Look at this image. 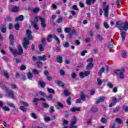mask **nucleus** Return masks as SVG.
<instances>
[{
  "instance_id": "f257e3e1",
  "label": "nucleus",
  "mask_w": 128,
  "mask_h": 128,
  "mask_svg": "<svg viewBox=\"0 0 128 128\" xmlns=\"http://www.w3.org/2000/svg\"><path fill=\"white\" fill-rule=\"evenodd\" d=\"M116 28H118L119 30H120L121 32V36L122 37V42H124V40H126V32H122V30H128V23L127 22H125V23L122 22L120 24V21H117L116 22V24L115 26Z\"/></svg>"
},
{
  "instance_id": "f03ea898",
  "label": "nucleus",
  "mask_w": 128,
  "mask_h": 128,
  "mask_svg": "<svg viewBox=\"0 0 128 128\" xmlns=\"http://www.w3.org/2000/svg\"><path fill=\"white\" fill-rule=\"evenodd\" d=\"M9 50L13 54V56H16L18 54H22V53L24 52V50H22V46L20 45H19L18 46V50H15V49H12V48H9Z\"/></svg>"
},
{
  "instance_id": "7ed1b4c3",
  "label": "nucleus",
  "mask_w": 128,
  "mask_h": 128,
  "mask_svg": "<svg viewBox=\"0 0 128 128\" xmlns=\"http://www.w3.org/2000/svg\"><path fill=\"white\" fill-rule=\"evenodd\" d=\"M52 38L56 41V42L58 44H60V39H58L56 35L49 34L47 37V42H52V40H50V39Z\"/></svg>"
},
{
  "instance_id": "20e7f679",
  "label": "nucleus",
  "mask_w": 128,
  "mask_h": 128,
  "mask_svg": "<svg viewBox=\"0 0 128 128\" xmlns=\"http://www.w3.org/2000/svg\"><path fill=\"white\" fill-rule=\"evenodd\" d=\"M5 92H6V96L8 98H14V92H12L8 88H5Z\"/></svg>"
},
{
  "instance_id": "39448f33",
  "label": "nucleus",
  "mask_w": 128,
  "mask_h": 128,
  "mask_svg": "<svg viewBox=\"0 0 128 128\" xmlns=\"http://www.w3.org/2000/svg\"><path fill=\"white\" fill-rule=\"evenodd\" d=\"M90 71L87 70L84 71V72H80L79 76L81 78H84L88 76H90Z\"/></svg>"
},
{
  "instance_id": "423d86ee",
  "label": "nucleus",
  "mask_w": 128,
  "mask_h": 128,
  "mask_svg": "<svg viewBox=\"0 0 128 128\" xmlns=\"http://www.w3.org/2000/svg\"><path fill=\"white\" fill-rule=\"evenodd\" d=\"M104 12V14L106 18L108 16V12L110 10V5H107L106 6L104 7L103 8Z\"/></svg>"
},
{
  "instance_id": "0eeeda50",
  "label": "nucleus",
  "mask_w": 128,
  "mask_h": 128,
  "mask_svg": "<svg viewBox=\"0 0 128 128\" xmlns=\"http://www.w3.org/2000/svg\"><path fill=\"white\" fill-rule=\"evenodd\" d=\"M28 44H30L28 40L26 39V38H24V42L22 44L24 48H28Z\"/></svg>"
},
{
  "instance_id": "6e6552de",
  "label": "nucleus",
  "mask_w": 128,
  "mask_h": 128,
  "mask_svg": "<svg viewBox=\"0 0 128 128\" xmlns=\"http://www.w3.org/2000/svg\"><path fill=\"white\" fill-rule=\"evenodd\" d=\"M105 98H106L104 96L99 97L96 100V104H98L100 102H104Z\"/></svg>"
},
{
  "instance_id": "1a4fd4ad",
  "label": "nucleus",
  "mask_w": 128,
  "mask_h": 128,
  "mask_svg": "<svg viewBox=\"0 0 128 128\" xmlns=\"http://www.w3.org/2000/svg\"><path fill=\"white\" fill-rule=\"evenodd\" d=\"M114 74H118V76L121 74H124V68H122L120 70H115L114 71Z\"/></svg>"
},
{
  "instance_id": "9d476101",
  "label": "nucleus",
  "mask_w": 128,
  "mask_h": 128,
  "mask_svg": "<svg viewBox=\"0 0 128 128\" xmlns=\"http://www.w3.org/2000/svg\"><path fill=\"white\" fill-rule=\"evenodd\" d=\"M38 60H43V62H46V56L43 55L42 56H38Z\"/></svg>"
},
{
  "instance_id": "9b49d317",
  "label": "nucleus",
  "mask_w": 128,
  "mask_h": 128,
  "mask_svg": "<svg viewBox=\"0 0 128 128\" xmlns=\"http://www.w3.org/2000/svg\"><path fill=\"white\" fill-rule=\"evenodd\" d=\"M56 60L59 64H62V56H56Z\"/></svg>"
},
{
  "instance_id": "f8f14e48",
  "label": "nucleus",
  "mask_w": 128,
  "mask_h": 128,
  "mask_svg": "<svg viewBox=\"0 0 128 128\" xmlns=\"http://www.w3.org/2000/svg\"><path fill=\"white\" fill-rule=\"evenodd\" d=\"M55 84H56L58 86H61V88H64V84H62V82L59 80H55Z\"/></svg>"
},
{
  "instance_id": "ddd939ff",
  "label": "nucleus",
  "mask_w": 128,
  "mask_h": 128,
  "mask_svg": "<svg viewBox=\"0 0 128 128\" xmlns=\"http://www.w3.org/2000/svg\"><path fill=\"white\" fill-rule=\"evenodd\" d=\"M93 68L94 64L92 63H88L86 66V69L88 70H92Z\"/></svg>"
},
{
  "instance_id": "4468645a",
  "label": "nucleus",
  "mask_w": 128,
  "mask_h": 128,
  "mask_svg": "<svg viewBox=\"0 0 128 128\" xmlns=\"http://www.w3.org/2000/svg\"><path fill=\"white\" fill-rule=\"evenodd\" d=\"M18 20H20V22H22V20H24V16L20 15L18 16V17L16 18L15 22H18Z\"/></svg>"
},
{
  "instance_id": "2eb2a0df",
  "label": "nucleus",
  "mask_w": 128,
  "mask_h": 128,
  "mask_svg": "<svg viewBox=\"0 0 128 128\" xmlns=\"http://www.w3.org/2000/svg\"><path fill=\"white\" fill-rule=\"evenodd\" d=\"M19 10H20V8L18 6L12 7L11 10V11L12 12H16Z\"/></svg>"
},
{
  "instance_id": "dca6fc26",
  "label": "nucleus",
  "mask_w": 128,
  "mask_h": 128,
  "mask_svg": "<svg viewBox=\"0 0 128 128\" xmlns=\"http://www.w3.org/2000/svg\"><path fill=\"white\" fill-rule=\"evenodd\" d=\"M0 30L3 34H6V25L4 24L0 27Z\"/></svg>"
},
{
  "instance_id": "f3484780",
  "label": "nucleus",
  "mask_w": 128,
  "mask_h": 128,
  "mask_svg": "<svg viewBox=\"0 0 128 128\" xmlns=\"http://www.w3.org/2000/svg\"><path fill=\"white\" fill-rule=\"evenodd\" d=\"M64 106L60 102H58V106H56V108L59 110V108H64Z\"/></svg>"
},
{
  "instance_id": "a211bd4d",
  "label": "nucleus",
  "mask_w": 128,
  "mask_h": 128,
  "mask_svg": "<svg viewBox=\"0 0 128 128\" xmlns=\"http://www.w3.org/2000/svg\"><path fill=\"white\" fill-rule=\"evenodd\" d=\"M96 0H86V4L88 6H91L92 4H94Z\"/></svg>"
},
{
  "instance_id": "6ab92c4d",
  "label": "nucleus",
  "mask_w": 128,
  "mask_h": 128,
  "mask_svg": "<svg viewBox=\"0 0 128 128\" xmlns=\"http://www.w3.org/2000/svg\"><path fill=\"white\" fill-rule=\"evenodd\" d=\"M80 98L82 100H86V95L84 94V92H82L80 94Z\"/></svg>"
},
{
  "instance_id": "aec40b11",
  "label": "nucleus",
  "mask_w": 128,
  "mask_h": 128,
  "mask_svg": "<svg viewBox=\"0 0 128 128\" xmlns=\"http://www.w3.org/2000/svg\"><path fill=\"white\" fill-rule=\"evenodd\" d=\"M108 48L109 50H112L114 48V42L111 40V41L108 44Z\"/></svg>"
},
{
  "instance_id": "412c9836",
  "label": "nucleus",
  "mask_w": 128,
  "mask_h": 128,
  "mask_svg": "<svg viewBox=\"0 0 128 128\" xmlns=\"http://www.w3.org/2000/svg\"><path fill=\"white\" fill-rule=\"evenodd\" d=\"M38 83L41 88H44L46 86V83L42 80H39Z\"/></svg>"
},
{
  "instance_id": "4be33fe9",
  "label": "nucleus",
  "mask_w": 128,
  "mask_h": 128,
  "mask_svg": "<svg viewBox=\"0 0 128 128\" xmlns=\"http://www.w3.org/2000/svg\"><path fill=\"white\" fill-rule=\"evenodd\" d=\"M70 112H80V108H72L70 109Z\"/></svg>"
},
{
  "instance_id": "5701e85b",
  "label": "nucleus",
  "mask_w": 128,
  "mask_h": 128,
  "mask_svg": "<svg viewBox=\"0 0 128 128\" xmlns=\"http://www.w3.org/2000/svg\"><path fill=\"white\" fill-rule=\"evenodd\" d=\"M36 64H37V67L38 68H40L42 66V63L40 61H38L37 62H36Z\"/></svg>"
},
{
  "instance_id": "b1692460",
  "label": "nucleus",
  "mask_w": 128,
  "mask_h": 128,
  "mask_svg": "<svg viewBox=\"0 0 128 128\" xmlns=\"http://www.w3.org/2000/svg\"><path fill=\"white\" fill-rule=\"evenodd\" d=\"M104 72V68H101L98 72V76H102Z\"/></svg>"
},
{
  "instance_id": "393cba45",
  "label": "nucleus",
  "mask_w": 128,
  "mask_h": 128,
  "mask_svg": "<svg viewBox=\"0 0 128 128\" xmlns=\"http://www.w3.org/2000/svg\"><path fill=\"white\" fill-rule=\"evenodd\" d=\"M64 94L66 96H68L70 94V93L68 92V90L65 89L64 90Z\"/></svg>"
},
{
  "instance_id": "a878e982",
  "label": "nucleus",
  "mask_w": 128,
  "mask_h": 128,
  "mask_svg": "<svg viewBox=\"0 0 128 128\" xmlns=\"http://www.w3.org/2000/svg\"><path fill=\"white\" fill-rule=\"evenodd\" d=\"M76 116H74L73 118V120L72 122H71L70 125V126H74V124H76Z\"/></svg>"
},
{
  "instance_id": "bb28decb",
  "label": "nucleus",
  "mask_w": 128,
  "mask_h": 128,
  "mask_svg": "<svg viewBox=\"0 0 128 128\" xmlns=\"http://www.w3.org/2000/svg\"><path fill=\"white\" fill-rule=\"evenodd\" d=\"M96 38L100 40V42H102L104 40V38H102V35L100 34H97Z\"/></svg>"
},
{
  "instance_id": "cd10ccee",
  "label": "nucleus",
  "mask_w": 128,
  "mask_h": 128,
  "mask_svg": "<svg viewBox=\"0 0 128 128\" xmlns=\"http://www.w3.org/2000/svg\"><path fill=\"white\" fill-rule=\"evenodd\" d=\"M32 26H33L34 30H38V24H36V23L34 22H32Z\"/></svg>"
},
{
  "instance_id": "c85d7f7f",
  "label": "nucleus",
  "mask_w": 128,
  "mask_h": 128,
  "mask_svg": "<svg viewBox=\"0 0 128 128\" xmlns=\"http://www.w3.org/2000/svg\"><path fill=\"white\" fill-rule=\"evenodd\" d=\"M44 46L42 44H40L38 46V48L40 50V52H44Z\"/></svg>"
},
{
  "instance_id": "c756f323",
  "label": "nucleus",
  "mask_w": 128,
  "mask_h": 128,
  "mask_svg": "<svg viewBox=\"0 0 128 128\" xmlns=\"http://www.w3.org/2000/svg\"><path fill=\"white\" fill-rule=\"evenodd\" d=\"M62 20H64V18H62V16H60L59 18H58L57 20H56V22L58 24H60V22H62Z\"/></svg>"
},
{
  "instance_id": "7c9ffc66",
  "label": "nucleus",
  "mask_w": 128,
  "mask_h": 128,
  "mask_svg": "<svg viewBox=\"0 0 128 128\" xmlns=\"http://www.w3.org/2000/svg\"><path fill=\"white\" fill-rule=\"evenodd\" d=\"M33 102H34V105L35 106H38V102H40V99L38 98H34L33 99Z\"/></svg>"
},
{
  "instance_id": "2f4dec72",
  "label": "nucleus",
  "mask_w": 128,
  "mask_h": 128,
  "mask_svg": "<svg viewBox=\"0 0 128 128\" xmlns=\"http://www.w3.org/2000/svg\"><path fill=\"white\" fill-rule=\"evenodd\" d=\"M107 86L110 88H114V84H112L110 82H108L107 84Z\"/></svg>"
},
{
  "instance_id": "473e14b6",
  "label": "nucleus",
  "mask_w": 128,
  "mask_h": 128,
  "mask_svg": "<svg viewBox=\"0 0 128 128\" xmlns=\"http://www.w3.org/2000/svg\"><path fill=\"white\" fill-rule=\"evenodd\" d=\"M120 106H117L113 110V112H114V113L118 112V110H120Z\"/></svg>"
},
{
  "instance_id": "72a5a7b5",
  "label": "nucleus",
  "mask_w": 128,
  "mask_h": 128,
  "mask_svg": "<svg viewBox=\"0 0 128 128\" xmlns=\"http://www.w3.org/2000/svg\"><path fill=\"white\" fill-rule=\"evenodd\" d=\"M47 92H49V94H54V90L52 88H48L47 89Z\"/></svg>"
},
{
  "instance_id": "f704fd0d",
  "label": "nucleus",
  "mask_w": 128,
  "mask_h": 128,
  "mask_svg": "<svg viewBox=\"0 0 128 128\" xmlns=\"http://www.w3.org/2000/svg\"><path fill=\"white\" fill-rule=\"evenodd\" d=\"M70 100H72V97L69 96L66 100L67 104H68V106H70V104H72Z\"/></svg>"
},
{
  "instance_id": "c9c22d12",
  "label": "nucleus",
  "mask_w": 128,
  "mask_h": 128,
  "mask_svg": "<svg viewBox=\"0 0 128 128\" xmlns=\"http://www.w3.org/2000/svg\"><path fill=\"white\" fill-rule=\"evenodd\" d=\"M64 32L68 34L72 30V29L69 28H65L64 29Z\"/></svg>"
},
{
  "instance_id": "e433bc0d",
  "label": "nucleus",
  "mask_w": 128,
  "mask_h": 128,
  "mask_svg": "<svg viewBox=\"0 0 128 128\" xmlns=\"http://www.w3.org/2000/svg\"><path fill=\"white\" fill-rule=\"evenodd\" d=\"M98 86H102V81L100 80V78H97Z\"/></svg>"
},
{
  "instance_id": "4c0bfd02",
  "label": "nucleus",
  "mask_w": 128,
  "mask_h": 128,
  "mask_svg": "<svg viewBox=\"0 0 128 128\" xmlns=\"http://www.w3.org/2000/svg\"><path fill=\"white\" fill-rule=\"evenodd\" d=\"M2 109L3 110H5V112H10V108L6 106L2 107Z\"/></svg>"
},
{
  "instance_id": "58836bf2",
  "label": "nucleus",
  "mask_w": 128,
  "mask_h": 128,
  "mask_svg": "<svg viewBox=\"0 0 128 128\" xmlns=\"http://www.w3.org/2000/svg\"><path fill=\"white\" fill-rule=\"evenodd\" d=\"M121 56L123 58H126V50L122 51Z\"/></svg>"
},
{
  "instance_id": "ea45409f",
  "label": "nucleus",
  "mask_w": 128,
  "mask_h": 128,
  "mask_svg": "<svg viewBox=\"0 0 128 128\" xmlns=\"http://www.w3.org/2000/svg\"><path fill=\"white\" fill-rule=\"evenodd\" d=\"M27 76L28 77V80H30L31 78H32L33 76H32V73L28 72L27 73Z\"/></svg>"
},
{
  "instance_id": "a19ab883",
  "label": "nucleus",
  "mask_w": 128,
  "mask_h": 128,
  "mask_svg": "<svg viewBox=\"0 0 128 128\" xmlns=\"http://www.w3.org/2000/svg\"><path fill=\"white\" fill-rule=\"evenodd\" d=\"M63 46L65 48H70V43L67 42H64L63 44Z\"/></svg>"
},
{
  "instance_id": "79ce46f5",
  "label": "nucleus",
  "mask_w": 128,
  "mask_h": 128,
  "mask_svg": "<svg viewBox=\"0 0 128 128\" xmlns=\"http://www.w3.org/2000/svg\"><path fill=\"white\" fill-rule=\"evenodd\" d=\"M14 28L16 30H20V24H15L14 26Z\"/></svg>"
},
{
  "instance_id": "37998d69",
  "label": "nucleus",
  "mask_w": 128,
  "mask_h": 128,
  "mask_svg": "<svg viewBox=\"0 0 128 128\" xmlns=\"http://www.w3.org/2000/svg\"><path fill=\"white\" fill-rule=\"evenodd\" d=\"M38 18L40 20L41 23H46V19L43 18H41L40 16H38Z\"/></svg>"
},
{
  "instance_id": "c03bdc74",
  "label": "nucleus",
  "mask_w": 128,
  "mask_h": 128,
  "mask_svg": "<svg viewBox=\"0 0 128 128\" xmlns=\"http://www.w3.org/2000/svg\"><path fill=\"white\" fill-rule=\"evenodd\" d=\"M0 86L2 88V90H6V88H6V86H4V84L2 83H0Z\"/></svg>"
},
{
  "instance_id": "a18cd8bd",
  "label": "nucleus",
  "mask_w": 128,
  "mask_h": 128,
  "mask_svg": "<svg viewBox=\"0 0 128 128\" xmlns=\"http://www.w3.org/2000/svg\"><path fill=\"white\" fill-rule=\"evenodd\" d=\"M42 106L43 108H50V105L46 103H43Z\"/></svg>"
},
{
  "instance_id": "49530a36",
  "label": "nucleus",
  "mask_w": 128,
  "mask_h": 128,
  "mask_svg": "<svg viewBox=\"0 0 128 128\" xmlns=\"http://www.w3.org/2000/svg\"><path fill=\"white\" fill-rule=\"evenodd\" d=\"M4 76H5V78H8L9 76H8V72L4 71Z\"/></svg>"
},
{
  "instance_id": "de8ad7c7",
  "label": "nucleus",
  "mask_w": 128,
  "mask_h": 128,
  "mask_svg": "<svg viewBox=\"0 0 128 128\" xmlns=\"http://www.w3.org/2000/svg\"><path fill=\"white\" fill-rule=\"evenodd\" d=\"M116 120L117 122H118V124H122V122H124V121L120 120V118H116Z\"/></svg>"
},
{
  "instance_id": "09e8293b",
  "label": "nucleus",
  "mask_w": 128,
  "mask_h": 128,
  "mask_svg": "<svg viewBox=\"0 0 128 128\" xmlns=\"http://www.w3.org/2000/svg\"><path fill=\"white\" fill-rule=\"evenodd\" d=\"M54 112V107L53 106H50V113L52 114Z\"/></svg>"
},
{
  "instance_id": "8fccbe9b",
  "label": "nucleus",
  "mask_w": 128,
  "mask_h": 128,
  "mask_svg": "<svg viewBox=\"0 0 128 128\" xmlns=\"http://www.w3.org/2000/svg\"><path fill=\"white\" fill-rule=\"evenodd\" d=\"M87 62H89V64H92V62H94V59L92 58H89L86 60Z\"/></svg>"
},
{
  "instance_id": "3c124183",
  "label": "nucleus",
  "mask_w": 128,
  "mask_h": 128,
  "mask_svg": "<svg viewBox=\"0 0 128 128\" xmlns=\"http://www.w3.org/2000/svg\"><path fill=\"white\" fill-rule=\"evenodd\" d=\"M42 44L43 46H46V39L44 38H42Z\"/></svg>"
},
{
  "instance_id": "603ef678",
  "label": "nucleus",
  "mask_w": 128,
  "mask_h": 128,
  "mask_svg": "<svg viewBox=\"0 0 128 128\" xmlns=\"http://www.w3.org/2000/svg\"><path fill=\"white\" fill-rule=\"evenodd\" d=\"M32 74H38V70L36 69H33L32 70Z\"/></svg>"
},
{
  "instance_id": "864d4df0",
  "label": "nucleus",
  "mask_w": 128,
  "mask_h": 128,
  "mask_svg": "<svg viewBox=\"0 0 128 128\" xmlns=\"http://www.w3.org/2000/svg\"><path fill=\"white\" fill-rule=\"evenodd\" d=\"M86 52H88V50H84L82 52H81V56H86Z\"/></svg>"
},
{
  "instance_id": "5fc2aeb1",
  "label": "nucleus",
  "mask_w": 128,
  "mask_h": 128,
  "mask_svg": "<svg viewBox=\"0 0 128 128\" xmlns=\"http://www.w3.org/2000/svg\"><path fill=\"white\" fill-rule=\"evenodd\" d=\"M101 122H102V124H106L108 120H106V119L105 118H102L101 119Z\"/></svg>"
},
{
  "instance_id": "6e6d98bb",
  "label": "nucleus",
  "mask_w": 128,
  "mask_h": 128,
  "mask_svg": "<svg viewBox=\"0 0 128 128\" xmlns=\"http://www.w3.org/2000/svg\"><path fill=\"white\" fill-rule=\"evenodd\" d=\"M10 86H11V87L12 88H13V90H17L18 86H16V84H11Z\"/></svg>"
},
{
  "instance_id": "4d7b16f0",
  "label": "nucleus",
  "mask_w": 128,
  "mask_h": 128,
  "mask_svg": "<svg viewBox=\"0 0 128 128\" xmlns=\"http://www.w3.org/2000/svg\"><path fill=\"white\" fill-rule=\"evenodd\" d=\"M20 109L21 110H22V112H26V108L24 106H20Z\"/></svg>"
},
{
  "instance_id": "13d9d810",
  "label": "nucleus",
  "mask_w": 128,
  "mask_h": 128,
  "mask_svg": "<svg viewBox=\"0 0 128 128\" xmlns=\"http://www.w3.org/2000/svg\"><path fill=\"white\" fill-rule=\"evenodd\" d=\"M40 12V9L38 8H34L33 10V12L34 14H36V12Z\"/></svg>"
},
{
  "instance_id": "bf43d9fd",
  "label": "nucleus",
  "mask_w": 128,
  "mask_h": 128,
  "mask_svg": "<svg viewBox=\"0 0 128 128\" xmlns=\"http://www.w3.org/2000/svg\"><path fill=\"white\" fill-rule=\"evenodd\" d=\"M44 120H46V122H50V117H48V116H44Z\"/></svg>"
},
{
  "instance_id": "052dcab7",
  "label": "nucleus",
  "mask_w": 128,
  "mask_h": 128,
  "mask_svg": "<svg viewBox=\"0 0 128 128\" xmlns=\"http://www.w3.org/2000/svg\"><path fill=\"white\" fill-rule=\"evenodd\" d=\"M72 8L74 10H78V6H76V5H73L72 6Z\"/></svg>"
},
{
  "instance_id": "680f3d73",
  "label": "nucleus",
  "mask_w": 128,
  "mask_h": 128,
  "mask_svg": "<svg viewBox=\"0 0 128 128\" xmlns=\"http://www.w3.org/2000/svg\"><path fill=\"white\" fill-rule=\"evenodd\" d=\"M26 66H24V65H22L20 67V70H26Z\"/></svg>"
},
{
  "instance_id": "e2e57ef3",
  "label": "nucleus",
  "mask_w": 128,
  "mask_h": 128,
  "mask_svg": "<svg viewBox=\"0 0 128 128\" xmlns=\"http://www.w3.org/2000/svg\"><path fill=\"white\" fill-rule=\"evenodd\" d=\"M95 28L96 30H100V24H98V22L95 24Z\"/></svg>"
},
{
  "instance_id": "0e129e2a",
  "label": "nucleus",
  "mask_w": 128,
  "mask_h": 128,
  "mask_svg": "<svg viewBox=\"0 0 128 128\" xmlns=\"http://www.w3.org/2000/svg\"><path fill=\"white\" fill-rule=\"evenodd\" d=\"M123 109L124 110V112H128V106H123Z\"/></svg>"
},
{
  "instance_id": "69168bd1",
  "label": "nucleus",
  "mask_w": 128,
  "mask_h": 128,
  "mask_svg": "<svg viewBox=\"0 0 128 128\" xmlns=\"http://www.w3.org/2000/svg\"><path fill=\"white\" fill-rule=\"evenodd\" d=\"M26 34L27 36H30V34H32V31H30V30H26Z\"/></svg>"
},
{
  "instance_id": "338daca9",
  "label": "nucleus",
  "mask_w": 128,
  "mask_h": 128,
  "mask_svg": "<svg viewBox=\"0 0 128 128\" xmlns=\"http://www.w3.org/2000/svg\"><path fill=\"white\" fill-rule=\"evenodd\" d=\"M41 26L44 30L46 28V23H41Z\"/></svg>"
},
{
  "instance_id": "774afa93",
  "label": "nucleus",
  "mask_w": 128,
  "mask_h": 128,
  "mask_svg": "<svg viewBox=\"0 0 128 128\" xmlns=\"http://www.w3.org/2000/svg\"><path fill=\"white\" fill-rule=\"evenodd\" d=\"M71 76L72 78H76V74L74 72H73L71 74Z\"/></svg>"
}]
</instances>
